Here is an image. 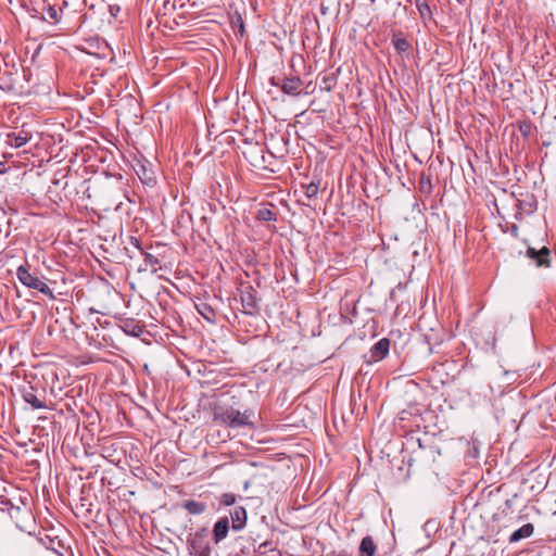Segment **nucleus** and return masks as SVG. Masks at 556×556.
<instances>
[{"mask_svg":"<svg viewBox=\"0 0 556 556\" xmlns=\"http://www.w3.org/2000/svg\"><path fill=\"white\" fill-rule=\"evenodd\" d=\"M303 187L305 189V191H304L305 195L308 199L315 198L317 195L319 186L316 182L312 181L308 185H305Z\"/></svg>","mask_w":556,"mask_h":556,"instance_id":"b1692460","label":"nucleus"},{"mask_svg":"<svg viewBox=\"0 0 556 556\" xmlns=\"http://www.w3.org/2000/svg\"><path fill=\"white\" fill-rule=\"evenodd\" d=\"M129 245L132 247L140 256L143 257V265L138 268L139 271L150 270L155 274L159 270L160 261L153 254L147 252L140 243V240L136 237H130Z\"/></svg>","mask_w":556,"mask_h":556,"instance_id":"20e7f679","label":"nucleus"},{"mask_svg":"<svg viewBox=\"0 0 556 556\" xmlns=\"http://www.w3.org/2000/svg\"><path fill=\"white\" fill-rule=\"evenodd\" d=\"M229 519L228 517L219 518L213 527V540L215 544L220 543L225 540L229 532Z\"/></svg>","mask_w":556,"mask_h":556,"instance_id":"9d476101","label":"nucleus"},{"mask_svg":"<svg viewBox=\"0 0 556 556\" xmlns=\"http://www.w3.org/2000/svg\"><path fill=\"white\" fill-rule=\"evenodd\" d=\"M125 250L127 251V253H128L129 257H131V258H132V257H135V256H136L135 252H134V251H131L129 247H126V248H125Z\"/></svg>","mask_w":556,"mask_h":556,"instance_id":"c756f323","label":"nucleus"},{"mask_svg":"<svg viewBox=\"0 0 556 556\" xmlns=\"http://www.w3.org/2000/svg\"><path fill=\"white\" fill-rule=\"evenodd\" d=\"M23 400L29 404L34 409L48 408L46 402L36 395L34 387L23 391Z\"/></svg>","mask_w":556,"mask_h":556,"instance_id":"ddd939ff","label":"nucleus"},{"mask_svg":"<svg viewBox=\"0 0 556 556\" xmlns=\"http://www.w3.org/2000/svg\"><path fill=\"white\" fill-rule=\"evenodd\" d=\"M534 532V526L532 523H526L516 531H514L509 536V543H517L520 540L530 538Z\"/></svg>","mask_w":556,"mask_h":556,"instance_id":"2eb2a0df","label":"nucleus"},{"mask_svg":"<svg viewBox=\"0 0 556 556\" xmlns=\"http://www.w3.org/2000/svg\"><path fill=\"white\" fill-rule=\"evenodd\" d=\"M417 10L419 12L420 17L424 21H429V20L432 18V12H431V9H430V7H429V4L427 2H422V4H419Z\"/></svg>","mask_w":556,"mask_h":556,"instance_id":"4be33fe9","label":"nucleus"},{"mask_svg":"<svg viewBox=\"0 0 556 556\" xmlns=\"http://www.w3.org/2000/svg\"><path fill=\"white\" fill-rule=\"evenodd\" d=\"M253 416L254 413L251 409L240 412L226 403H218L213 408V420L233 429L242 427L253 428L254 424L251 420Z\"/></svg>","mask_w":556,"mask_h":556,"instance_id":"f257e3e1","label":"nucleus"},{"mask_svg":"<svg viewBox=\"0 0 556 556\" xmlns=\"http://www.w3.org/2000/svg\"><path fill=\"white\" fill-rule=\"evenodd\" d=\"M18 502L21 503V505H25L22 498H18Z\"/></svg>","mask_w":556,"mask_h":556,"instance_id":"f704fd0d","label":"nucleus"},{"mask_svg":"<svg viewBox=\"0 0 556 556\" xmlns=\"http://www.w3.org/2000/svg\"><path fill=\"white\" fill-rule=\"evenodd\" d=\"M47 14L48 16L51 18V20H54L55 22H58L59 20V14H58V11L52 5H49L48 9H47Z\"/></svg>","mask_w":556,"mask_h":556,"instance_id":"bb28decb","label":"nucleus"},{"mask_svg":"<svg viewBox=\"0 0 556 556\" xmlns=\"http://www.w3.org/2000/svg\"><path fill=\"white\" fill-rule=\"evenodd\" d=\"M519 130L522 135L527 136L530 131V125L529 124H522L519 126Z\"/></svg>","mask_w":556,"mask_h":556,"instance_id":"cd10ccee","label":"nucleus"},{"mask_svg":"<svg viewBox=\"0 0 556 556\" xmlns=\"http://www.w3.org/2000/svg\"><path fill=\"white\" fill-rule=\"evenodd\" d=\"M5 511L18 528H23V522L30 516V510L26 505L20 506L13 502Z\"/></svg>","mask_w":556,"mask_h":556,"instance_id":"1a4fd4ad","label":"nucleus"},{"mask_svg":"<svg viewBox=\"0 0 556 556\" xmlns=\"http://www.w3.org/2000/svg\"><path fill=\"white\" fill-rule=\"evenodd\" d=\"M198 312L207 321H213V319L215 317L214 309L211 306L206 305V304H203L202 306H198Z\"/></svg>","mask_w":556,"mask_h":556,"instance_id":"412c9836","label":"nucleus"},{"mask_svg":"<svg viewBox=\"0 0 556 556\" xmlns=\"http://www.w3.org/2000/svg\"><path fill=\"white\" fill-rule=\"evenodd\" d=\"M18 502L21 503V505H25L22 498H18Z\"/></svg>","mask_w":556,"mask_h":556,"instance_id":"72a5a7b5","label":"nucleus"},{"mask_svg":"<svg viewBox=\"0 0 556 556\" xmlns=\"http://www.w3.org/2000/svg\"><path fill=\"white\" fill-rule=\"evenodd\" d=\"M422 2H427V1L426 0H414L416 8H418L419 4H422Z\"/></svg>","mask_w":556,"mask_h":556,"instance_id":"2f4dec72","label":"nucleus"},{"mask_svg":"<svg viewBox=\"0 0 556 556\" xmlns=\"http://www.w3.org/2000/svg\"><path fill=\"white\" fill-rule=\"evenodd\" d=\"M336 556H351V554H349L345 551H340L339 553L336 554Z\"/></svg>","mask_w":556,"mask_h":556,"instance_id":"7c9ffc66","label":"nucleus"},{"mask_svg":"<svg viewBox=\"0 0 556 556\" xmlns=\"http://www.w3.org/2000/svg\"><path fill=\"white\" fill-rule=\"evenodd\" d=\"M269 544H270L269 542H264V543L260 544L258 548H260V549H261V548H265V547H267Z\"/></svg>","mask_w":556,"mask_h":556,"instance_id":"473e14b6","label":"nucleus"},{"mask_svg":"<svg viewBox=\"0 0 556 556\" xmlns=\"http://www.w3.org/2000/svg\"><path fill=\"white\" fill-rule=\"evenodd\" d=\"M182 508L186 509L191 515H201L206 511L207 506L203 502H198L194 500H188L182 503Z\"/></svg>","mask_w":556,"mask_h":556,"instance_id":"f3484780","label":"nucleus"},{"mask_svg":"<svg viewBox=\"0 0 556 556\" xmlns=\"http://www.w3.org/2000/svg\"><path fill=\"white\" fill-rule=\"evenodd\" d=\"M377 546L370 535L362 539L358 547V556H375Z\"/></svg>","mask_w":556,"mask_h":556,"instance_id":"dca6fc26","label":"nucleus"},{"mask_svg":"<svg viewBox=\"0 0 556 556\" xmlns=\"http://www.w3.org/2000/svg\"><path fill=\"white\" fill-rule=\"evenodd\" d=\"M230 517H231V528L233 531H240L245 527L248 515H247V510L244 507L236 506L231 510Z\"/></svg>","mask_w":556,"mask_h":556,"instance_id":"9b49d317","label":"nucleus"},{"mask_svg":"<svg viewBox=\"0 0 556 556\" xmlns=\"http://www.w3.org/2000/svg\"><path fill=\"white\" fill-rule=\"evenodd\" d=\"M18 502L21 503V505H25L22 498H18Z\"/></svg>","mask_w":556,"mask_h":556,"instance_id":"c9c22d12","label":"nucleus"},{"mask_svg":"<svg viewBox=\"0 0 556 556\" xmlns=\"http://www.w3.org/2000/svg\"><path fill=\"white\" fill-rule=\"evenodd\" d=\"M50 543H51V545H52L50 548H51L55 554H58V556H65V554H64L62 551H60V549H59V547H56V546L54 545V544H55V541H54V540H50ZM56 545H58V546H62V548H63L66 553L68 552V549H67V548H65V547L61 544V541H56Z\"/></svg>","mask_w":556,"mask_h":556,"instance_id":"393cba45","label":"nucleus"},{"mask_svg":"<svg viewBox=\"0 0 556 556\" xmlns=\"http://www.w3.org/2000/svg\"><path fill=\"white\" fill-rule=\"evenodd\" d=\"M238 21L240 22V33L243 34L244 33V24H243V21L242 18L239 16L238 17Z\"/></svg>","mask_w":556,"mask_h":556,"instance_id":"c85d7f7f","label":"nucleus"},{"mask_svg":"<svg viewBox=\"0 0 556 556\" xmlns=\"http://www.w3.org/2000/svg\"><path fill=\"white\" fill-rule=\"evenodd\" d=\"M390 351V340L388 338H382L378 342H376L370 351V358L367 361L368 364L377 363L382 361Z\"/></svg>","mask_w":556,"mask_h":556,"instance_id":"0eeeda50","label":"nucleus"},{"mask_svg":"<svg viewBox=\"0 0 556 556\" xmlns=\"http://www.w3.org/2000/svg\"><path fill=\"white\" fill-rule=\"evenodd\" d=\"M256 218L261 222H270L276 220V215L271 210L263 207L258 210Z\"/></svg>","mask_w":556,"mask_h":556,"instance_id":"aec40b11","label":"nucleus"},{"mask_svg":"<svg viewBox=\"0 0 556 556\" xmlns=\"http://www.w3.org/2000/svg\"><path fill=\"white\" fill-rule=\"evenodd\" d=\"M392 43L396 52L400 54L407 52L408 49L410 48V43L408 42V40L399 35H393Z\"/></svg>","mask_w":556,"mask_h":556,"instance_id":"6ab92c4d","label":"nucleus"},{"mask_svg":"<svg viewBox=\"0 0 556 556\" xmlns=\"http://www.w3.org/2000/svg\"><path fill=\"white\" fill-rule=\"evenodd\" d=\"M240 300L243 312L248 315H254L258 311L257 292L252 286H247L240 290Z\"/></svg>","mask_w":556,"mask_h":556,"instance_id":"39448f33","label":"nucleus"},{"mask_svg":"<svg viewBox=\"0 0 556 556\" xmlns=\"http://www.w3.org/2000/svg\"><path fill=\"white\" fill-rule=\"evenodd\" d=\"M122 329L132 337H140L143 333V326L134 319L124 320Z\"/></svg>","mask_w":556,"mask_h":556,"instance_id":"a211bd4d","label":"nucleus"},{"mask_svg":"<svg viewBox=\"0 0 556 556\" xmlns=\"http://www.w3.org/2000/svg\"><path fill=\"white\" fill-rule=\"evenodd\" d=\"M16 276L22 285L27 288L35 289L42 294L49 296L50 299H54L53 291L49 288V286L43 282L40 278L31 275L28 268L25 265H21L16 269Z\"/></svg>","mask_w":556,"mask_h":556,"instance_id":"7ed1b4c3","label":"nucleus"},{"mask_svg":"<svg viewBox=\"0 0 556 556\" xmlns=\"http://www.w3.org/2000/svg\"><path fill=\"white\" fill-rule=\"evenodd\" d=\"M30 135L26 131H20L17 134L12 132L7 136V143L13 148H21L30 140Z\"/></svg>","mask_w":556,"mask_h":556,"instance_id":"4468645a","label":"nucleus"},{"mask_svg":"<svg viewBox=\"0 0 556 556\" xmlns=\"http://www.w3.org/2000/svg\"><path fill=\"white\" fill-rule=\"evenodd\" d=\"M187 544L190 555L211 556L212 548L208 542V530L206 528H200L195 532L190 533Z\"/></svg>","mask_w":556,"mask_h":556,"instance_id":"f03ea898","label":"nucleus"},{"mask_svg":"<svg viewBox=\"0 0 556 556\" xmlns=\"http://www.w3.org/2000/svg\"><path fill=\"white\" fill-rule=\"evenodd\" d=\"M236 495L233 493H223L218 497V502L222 506H231L236 503Z\"/></svg>","mask_w":556,"mask_h":556,"instance_id":"5701e85b","label":"nucleus"},{"mask_svg":"<svg viewBox=\"0 0 556 556\" xmlns=\"http://www.w3.org/2000/svg\"><path fill=\"white\" fill-rule=\"evenodd\" d=\"M134 169L142 184L147 186H153L155 184L154 172L146 164L138 162L134 166Z\"/></svg>","mask_w":556,"mask_h":556,"instance_id":"f8f14e48","label":"nucleus"},{"mask_svg":"<svg viewBox=\"0 0 556 556\" xmlns=\"http://www.w3.org/2000/svg\"><path fill=\"white\" fill-rule=\"evenodd\" d=\"M274 85L279 86L283 93L295 97L300 94L303 83L299 76H294L285 77L281 84L274 83Z\"/></svg>","mask_w":556,"mask_h":556,"instance_id":"6e6552de","label":"nucleus"},{"mask_svg":"<svg viewBox=\"0 0 556 556\" xmlns=\"http://www.w3.org/2000/svg\"><path fill=\"white\" fill-rule=\"evenodd\" d=\"M11 504L12 501L9 497L0 495V510L5 511Z\"/></svg>","mask_w":556,"mask_h":556,"instance_id":"a878e982","label":"nucleus"},{"mask_svg":"<svg viewBox=\"0 0 556 556\" xmlns=\"http://www.w3.org/2000/svg\"><path fill=\"white\" fill-rule=\"evenodd\" d=\"M526 255L531 258L538 267H549L551 265V251L547 247H542L540 250L528 247Z\"/></svg>","mask_w":556,"mask_h":556,"instance_id":"423d86ee","label":"nucleus"}]
</instances>
